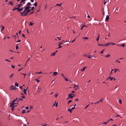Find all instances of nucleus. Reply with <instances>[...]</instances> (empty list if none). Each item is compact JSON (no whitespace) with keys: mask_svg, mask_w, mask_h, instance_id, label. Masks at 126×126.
Segmentation results:
<instances>
[{"mask_svg":"<svg viewBox=\"0 0 126 126\" xmlns=\"http://www.w3.org/2000/svg\"><path fill=\"white\" fill-rule=\"evenodd\" d=\"M30 24L29 25L32 26L33 24V23H32V22L31 21L29 22Z\"/></svg>","mask_w":126,"mask_h":126,"instance_id":"393cba45","label":"nucleus"},{"mask_svg":"<svg viewBox=\"0 0 126 126\" xmlns=\"http://www.w3.org/2000/svg\"><path fill=\"white\" fill-rule=\"evenodd\" d=\"M125 44H122V46H122L123 47H125Z\"/></svg>","mask_w":126,"mask_h":126,"instance_id":"13d9d810","label":"nucleus"},{"mask_svg":"<svg viewBox=\"0 0 126 126\" xmlns=\"http://www.w3.org/2000/svg\"><path fill=\"white\" fill-rule=\"evenodd\" d=\"M61 75H62L63 77V78L65 77L64 76V75L63 74L61 73Z\"/></svg>","mask_w":126,"mask_h":126,"instance_id":"37998d69","label":"nucleus"},{"mask_svg":"<svg viewBox=\"0 0 126 126\" xmlns=\"http://www.w3.org/2000/svg\"><path fill=\"white\" fill-rule=\"evenodd\" d=\"M72 101L71 100H69L68 102V104L69 103L71 102H72Z\"/></svg>","mask_w":126,"mask_h":126,"instance_id":"4c0bfd02","label":"nucleus"},{"mask_svg":"<svg viewBox=\"0 0 126 126\" xmlns=\"http://www.w3.org/2000/svg\"><path fill=\"white\" fill-rule=\"evenodd\" d=\"M98 46H103V47H105L104 45V44H99L98 45Z\"/></svg>","mask_w":126,"mask_h":126,"instance_id":"2eb2a0df","label":"nucleus"},{"mask_svg":"<svg viewBox=\"0 0 126 126\" xmlns=\"http://www.w3.org/2000/svg\"><path fill=\"white\" fill-rule=\"evenodd\" d=\"M99 37H100L99 35H98V37L96 39V40L97 41H98V40H99Z\"/></svg>","mask_w":126,"mask_h":126,"instance_id":"c85d7f7f","label":"nucleus"},{"mask_svg":"<svg viewBox=\"0 0 126 126\" xmlns=\"http://www.w3.org/2000/svg\"><path fill=\"white\" fill-rule=\"evenodd\" d=\"M25 10H26L27 12V13H29L30 12L31 10V9H30V8H31V7L29 6H25L24 7Z\"/></svg>","mask_w":126,"mask_h":126,"instance_id":"f03ea898","label":"nucleus"},{"mask_svg":"<svg viewBox=\"0 0 126 126\" xmlns=\"http://www.w3.org/2000/svg\"><path fill=\"white\" fill-rule=\"evenodd\" d=\"M23 111L22 112V113H24L25 112V110L24 109L23 110Z\"/></svg>","mask_w":126,"mask_h":126,"instance_id":"ea45409f","label":"nucleus"},{"mask_svg":"<svg viewBox=\"0 0 126 126\" xmlns=\"http://www.w3.org/2000/svg\"><path fill=\"white\" fill-rule=\"evenodd\" d=\"M108 122V121H107V122H104L103 123V124H106Z\"/></svg>","mask_w":126,"mask_h":126,"instance_id":"603ef678","label":"nucleus"},{"mask_svg":"<svg viewBox=\"0 0 126 126\" xmlns=\"http://www.w3.org/2000/svg\"><path fill=\"white\" fill-rule=\"evenodd\" d=\"M9 4L10 5H11L12 6H13V3L11 1H10L9 2Z\"/></svg>","mask_w":126,"mask_h":126,"instance_id":"2f4dec72","label":"nucleus"},{"mask_svg":"<svg viewBox=\"0 0 126 126\" xmlns=\"http://www.w3.org/2000/svg\"><path fill=\"white\" fill-rule=\"evenodd\" d=\"M116 62H118L119 63H120V61H119L118 60H117L116 61Z\"/></svg>","mask_w":126,"mask_h":126,"instance_id":"49530a36","label":"nucleus"},{"mask_svg":"<svg viewBox=\"0 0 126 126\" xmlns=\"http://www.w3.org/2000/svg\"><path fill=\"white\" fill-rule=\"evenodd\" d=\"M28 13H27V12L25 10L23 12L20 13L21 16H27L28 15Z\"/></svg>","mask_w":126,"mask_h":126,"instance_id":"7ed1b4c3","label":"nucleus"},{"mask_svg":"<svg viewBox=\"0 0 126 126\" xmlns=\"http://www.w3.org/2000/svg\"><path fill=\"white\" fill-rule=\"evenodd\" d=\"M28 88V87H27V89H24L23 90V92H24V94H27V89Z\"/></svg>","mask_w":126,"mask_h":126,"instance_id":"1a4fd4ad","label":"nucleus"},{"mask_svg":"<svg viewBox=\"0 0 126 126\" xmlns=\"http://www.w3.org/2000/svg\"><path fill=\"white\" fill-rule=\"evenodd\" d=\"M56 101L55 102V103L53 104V107H54V106H55V103H56Z\"/></svg>","mask_w":126,"mask_h":126,"instance_id":"69168bd1","label":"nucleus"},{"mask_svg":"<svg viewBox=\"0 0 126 126\" xmlns=\"http://www.w3.org/2000/svg\"><path fill=\"white\" fill-rule=\"evenodd\" d=\"M104 50V49H103V50H102L100 52V53H103V51Z\"/></svg>","mask_w":126,"mask_h":126,"instance_id":"8fccbe9b","label":"nucleus"},{"mask_svg":"<svg viewBox=\"0 0 126 126\" xmlns=\"http://www.w3.org/2000/svg\"><path fill=\"white\" fill-rule=\"evenodd\" d=\"M79 88V87L78 86L76 85H75L74 87V88L76 90L78 88Z\"/></svg>","mask_w":126,"mask_h":126,"instance_id":"0eeeda50","label":"nucleus"},{"mask_svg":"<svg viewBox=\"0 0 126 126\" xmlns=\"http://www.w3.org/2000/svg\"><path fill=\"white\" fill-rule=\"evenodd\" d=\"M17 5H16V6H15L14 8L13 9V11H14L15 10H18V7H17Z\"/></svg>","mask_w":126,"mask_h":126,"instance_id":"423d86ee","label":"nucleus"},{"mask_svg":"<svg viewBox=\"0 0 126 126\" xmlns=\"http://www.w3.org/2000/svg\"><path fill=\"white\" fill-rule=\"evenodd\" d=\"M89 106V105H88L85 108V109L87 107H88V106Z\"/></svg>","mask_w":126,"mask_h":126,"instance_id":"e2e57ef3","label":"nucleus"},{"mask_svg":"<svg viewBox=\"0 0 126 126\" xmlns=\"http://www.w3.org/2000/svg\"><path fill=\"white\" fill-rule=\"evenodd\" d=\"M5 60L6 61H8L9 62H10V60H8V59H5Z\"/></svg>","mask_w":126,"mask_h":126,"instance_id":"052dcab7","label":"nucleus"},{"mask_svg":"<svg viewBox=\"0 0 126 126\" xmlns=\"http://www.w3.org/2000/svg\"><path fill=\"white\" fill-rule=\"evenodd\" d=\"M31 5V3L30 2H28L27 4V6H30Z\"/></svg>","mask_w":126,"mask_h":126,"instance_id":"dca6fc26","label":"nucleus"},{"mask_svg":"<svg viewBox=\"0 0 126 126\" xmlns=\"http://www.w3.org/2000/svg\"><path fill=\"white\" fill-rule=\"evenodd\" d=\"M15 84L16 86L17 87L18 86V84L17 83V82H15Z\"/></svg>","mask_w":126,"mask_h":126,"instance_id":"cd10ccee","label":"nucleus"},{"mask_svg":"<svg viewBox=\"0 0 126 126\" xmlns=\"http://www.w3.org/2000/svg\"><path fill=\"white\" fill-rule=\"evenodd\" d=\"M18 48V47L17 46L16 47V49H17Z\"/></svg>","mask_w":126,"mask_h":126,"instance_id":"de8ad7c7","label":"nucleus"},{"mask_svg":"<svg viewBox=\"0 0 126 126\" xmlns=\"http://www.w3.org/2000/svg\"><path fill=\"white\" fill-rule=\"evenodd\" d=\"M103 99H104V98H102L101 99H100L98 101L99 103L100 102H102L103 101Z\"/></svg>","mask_w":126,"mask_h":126,"instance_id":"9b49d317","label":"nucleus"},{"mask_svg":"<svg viewBox=\"0 0 126 126\" xmlns=\"http://www.w3.org/2000/svg\"><path fill=\"white\" fill-rule=\"evenodd\" d=\"M2 28L1 29V32L3 30L4 28V26H2Z\"/></svg>","mask_w":126,"mask_h":126,"instance_id":"bb28decb","label":"nucleus"},{"mask_svg":"<svg viewBox=\"0 0 126 126\" xmlns=\"http://www.w3.org/2000/svg\"><path fill=\"white\" fill-rule=\"evenodd\" d=\"M18 8V9L17 11H18V12H20L22 11L23 9V7L21 8L20 9H19L20 8Z\"/></svg>","mask_w":126,"mask_h":126,"instance_id":"39448f33","label":"nucleus"},{"mask_svg":"<svg viewBox=\"0 0 126 126\" xmlns=\"http://www.w3.org/2000/svg\"><path fill=\"white\" fill-rule=\"evenodd\" d=\"M65 79V80L66 81H69V80L68 79H67L66 78H65V77H64V78Z\"/></svg>","mask_w":126,"mask_h":126,"instance_id":"c9c22d12","label":"nucleus"},{"mask_svg":"<svg viewBox=\"0 0 126 126\" xmlns=\"http://www.w3.org/2000/svg\"><path fill=\"white\" fill-rule=\"evenodd\" d=\"M113 78L112 77L111 78L110 77H109L108 78H107V79H110V80H112V79H113Z\"/></svg>","mask_w":126,"mask_h":126,"instance_id":"ddd939ff","label":"nucleus"},{"mask_svg":"<svg viewBox=\"0 0 126 126\" xmlns=\"http://www.w3.org/2000/svg\"><path fill=\"white\" fill-rule=\"evenodd\" d=\"M16 89V87L12 88L10 89V90H15Z\"/></svg>","mask_w":126,"mask_h":126,"instance_id":"a211bd4d","label":"nucleus"},{"mask_svg":"<svg viewBox=\"0 0 126 126\" xmlns=\"http://www.w3.org/2000/svg\"><path fill=\"white\" fill-rule=\"evenodd\" d=\"M33 5H34L35 7H36L37 6V2H36Z\"/></svg>","mask_w":126,"mask_h":126,"instance_id":"b1692460","label":"nucleus"},{"mask_svg":"<svg viewBox=\"0 0 126 126\" xmlns=\"http://www.w3.org/2000/svg\"><path fill=\"white\" fill-rule=\"evenodd\" d=\"M110 55L109 54H107V55L105 56V57L108 58V57H110Z\"/></svg>","mask_w":126,"mask_h":126,"instance_id":"72a5a7b5","label":"nucleus"},{"mask_svg":"<svg viewBox=\"0 0 126 126\" xmlns=\"http://www.w3.org/2000/svg\"><path fill=\"white\" fill-rule=\"evenodd\" d=\"M57 38H58L59 40H60L61 39V37H57Z\"/></svg>","mask_w":126,"mask_h":126,"instance_id":"a19ab883","label":"nucleus"},{"mask_svg":"<svg viewBox=\"0 0 126 126\" xmlns=\"http://www.w3.org/2000/svg\"><path fill=\"white\" fill-rule=\"evenodd\" d=\"M117 46H122V45H120L119 44H117Z\"/></svg>","mask_w":126,"mask_h":126,"instance_id":"338daca9","label":"nucleus"},{"mask_svg":"<svg viewBox=\"0 0 126 126\" xmlns=\"http://www.w3.org/2000/svg\"><path fill=\"white\" fill-rule=\"evenodd\" d=\"M94 57V55H91L89 56H88V58L89 59H90L91 57Z\"/></svg>","mask_w":126,"mask_h":126,"instance_id":"4468645a","label":"nucleus"},{"mask_svg":"<svg viewBox=\"0 0 126 126\" xmlns=\"http://www.w3.org/2000/svg\"><path fill=\"white\" fill-rule=\"evenodd\" d=\"M35 80H36V81L38 82L39 83L40 82L39 80L38 79H35Z\"/></svg>","mask_w":126,"mask_h":126,"instance_id":"7c9ffc66","label":"nucleus"},{"mask_svg":"<svg viewBox=\"0 0 126 126\" xmlns=\"http://www.w3.org/2000/svg\"><path fill=\"white\" fill-rule=\"evenodd\" d=\"M119 103L120 104H122V100L121 99H120L119 100Z\"/></svg>","mask_w":126,"mask_h":126,"instance_id":"4be33fe9","label":"nucleus"},{"mask_svg":"<svg viewBox=\"0 0 126 126\" xmlns=\"http://www.w3.org/2000/svg\"><path fill=\"white\" fill-rule=\"evenodd\" d=\"M99 103V101H98L96 103H94L95 104H96L98 103Z\"/></svg>","mask_w":126,"mask_h":126,"instance_id":"0e129e2a","label":"nucleus"},{"mask_svg":"<svg viewBox=\"0 0 126 126\" xmlns=\"http://www.w3.org/2000/svg\"><path fill=\"white\" fill-rule=\"evenodd\" d=\"M75 107H72V108H71V109L72 110H73L74 109H75Z\"/></svg>","mask_w":126,"mask_h":126,"instance_id":"5fc2aeb1","label":"nucleus"},{"mask_svg":"<svg viewBox=\"0 0 126 126\" xmlns=\"http://www.w3.org/2000/svg\"><path fill=\"white\" fill-rule=\"evenodd\" d=\"M62 4V3H61L60 4H56V6H60Z\"/></svg>","mask_w":126,"mask_h":126,"instance_id":"58836bf2","label":"nucleus"},{"mask_svg":"<svg viewBox=\"0 0 126 126\" xmlns=\"http://www.w3.org/2000/svg\"><path fill=\"white\" fill-rule=\"evenodd\" d=\"M72 94H69L68 95V96L69 98H72L74 96Z\"/></svg>","mask_w":126,"mask_h":126,"instance_id":"20e7f679","label":"nucleus"},{"mask_svg":"<svg viewBox=\"0 0 126 126\" xmlns=\"http://www.w3.org/2000/svg\"><path fill=\"white\" fill-rule=\"evenodd\" d=\"M109 18V16L107 15V16L106 17V19H105V21H108Z\"/></svg>","mask_w":126,"mask_h":126,"instance_id":"6e6552de","label":"nucleus"},{"mask_svg":"<svg viewBox=\"0 0 126 126\" xmlns=\"http://www.w3.org/2000/svg\"><path fill=\"white\" fill-rule=\"evenodd\" d=\"M68 111H69L70 113H71L72 112V110L71 109H69L68 110Z\"/></svg>","mask_w":126,"mask_h":126,"instance_id":"5701e85b","label":"nucleus"},{"mask_svg":"<svg viewBox=\"0 0 126 126\" xmlns=\"http://www.w3.org/2000/svg\"><path fill=\"white\" fill-rule=\"evenodd\" d=\"M21 97L23 98H25V97L24 96H21Z\"/></svg>","mask_w":126,"mask_h":126,"instance_id":"3c124183","label":"nucleus"},{"mask_svg":"<svg viewBox=\"0 0 126 126\" xmlns=\"http://www.w3.org/2000/svg\"><path fill=\"white\" fill-rule=\"evenodd\" d=\"M58 94H56L55 95V97H57L58 96Z\"/></svg>","mask_w":126,"mask_h":126,"instance_id":"864d4df0","label":"nucleus"},{"mask_svg":"<svg viewBox=\"0 0 126 126\" xmlns=\"http://www.w3.org/2000/svg\"><path fill=\"white\" fill-rule=\"evenodd\" d=\"M83 56L85 57H88V55L87 54H84L83 55Z\"/></svg>","mask_w":126,"mask_h":126,"instance_id":"6ab92c4d","label":"nucleus"},{"mask_svg":"<svg viewBox=\"0 0 126 126\" xmlns=\"http://www.w3.org/2000/svg\"><path fill=\"white\" fill-rule=\"evenodd\" d=\"M86 67V66L84 67L81 70V71H84V70H85V69Z\"/></svg>","mask_w":126,"mask_h":126,"instance_id":"f3484780","label":"nucleus"},{"mask_svg":"<svg viewBox=\"0 0 126 126\" xmlns=\"http://www.w3.org/2000/svg\"><path fill=\"white\" fill-rule=\"evenodd\" d=\"M42 73L41 71L39 72H37L36 73H37V74H42Z\"/></svg>","mask_w":126,"mask_h":126,"instance_id":"e433bc0d","label":"nucleus"},{"mask_svg":"<svg viewBox=\"0 0 126 126\" xmlns=\"http://www.w3.org/2000/svg\"><path fill=\"white\" fill-rule=\"evenodd\" d=\"M26 0H22L20 2V3H22L25 1Z\"/></svg>","mask_w":126,"mask_h":126,"instance_id":"473e14b6","label":"nucleus"},{"mask_svg":"<svg viewBox=\"0 0 126 126\" xmlns=\"http://www.w3.org/2000/svg\"><path fill=\"white\" fill-rule=\"evenodd\" d=\"M68 122V121H65L64 122V123L63 124H65L66 123H67Z\"/></svg>","mask_w":126,"mask_h":126,"instance_id":"4d7b16f0","label":"nucleus"},{"mask_svg":"<svg viewBox=\"0 0 126 126\" xmlns=\"http://www.w3.org/2000/svg\"><path fill=\"white\" fill-rule=\"evenodd\" d=\"M25 35L24 34H22V36L23 37H24L25 38Z\"/></svg>","mask_w":126,"mask_h":126,"instance_id":"bf43d9fd","label":"nucleus"},{"mask_svg":"<svg viewBox=\"0 0 126 126\" xmlns=\"http://www.w3.org/2000/svg\"><path fill=\"white\" fill-rule=\"evenodd\" d=\"M109 43H107L105 45H104L105 47H107L109 45Z\"/></svg>","mask_w":126,"mask_h":126,"instance_id":"c756f323","label":"nucleus"},{"mask_svg":"<svg viewBox=\"0 0 126 126\" xmlns=\"http://www.w3.org/2000/svg\"><path fill=\"white\" fill-rule=\"evenodd\" d=\"M23 99H21V98H19L18 100L17 101L18 102L19 101H20V100H21V101H23Z\"/></svg>","mask_w":126,"mask_h":126,"instance_id":"a878e982","label":"nucleus"},{"mask_svg":"<svg viewBox=\"0 0 126 126\" xmlns=\"http://www.w3.org/2000/svg\"><path fill=\"white\" fill-rule=\"evenodd\" d=\"M59 47L58 48H58H60L62 47V46H61L60 45H59Z\"/></svg>","mask_w":126,"mask_h":126,"instance_id":"79ce46f5","label":"nucleus"},{"mask_svg":"<svg viewBox=\"0 0 126 126\" xmlns=\"http://www.w3.org/2000/svg\"><path fill=\"white\" fill-rule=\"evenodd\" d=\"M21 31H19V32L18 33L19 34H20L21 33Z\"/></svg>","mask_w":126,"mask_h":126,"instance_id":"774afa93","label":"nucleus"},{"mask_svg":"<svg viewBox=\"0 0 126 126\" xmlns=\"http://www.w3.org/2000/svg\"><path fill=\"white\" fill-rule=\"evenodd\" d=\"M17 99V98H16L14 100L13 102H12V103L10 104V107H11V108L12 110L13 111L14 110V108L15 107V106H14V105L15 104H16V103H15L14 102L16 101Z\"/></svg>","mask_w":126,"mask_h":126,"instance_id":"f257e3e1","label":"nucleus"},{"mask_svg":"<svg viewBox=\"0 0 126 126\" xmlns=\"http://www.w3.org/2000/svg\"><path fill=\"white\" fill-rule=\"evenodd\" d=\"M63 44V43H62V42H60L59 43V45H61Z\"/></svg>","mask_w":126,"mask_h":126,"instance_id":"a18cd8bd","label":"nucleus"},{"mask_svg":"<svg viewBox=\"0 0 126 126\" xmlns=\"http://www.w3.org/2000/svg\"><path fill=\"white\" fill-rule=\"evenodd\" d=\"M106 3V0H104V4L105 5Z\"/></svg>","mask_w":126,"mask_h":126,"instance_id":"6e6d98bb","label":"nucleus"},{"mask_svg":"<svg viewBox=\"0 0 126 126\" xmlns=\"http://www.w3.org/2000/svg\"><path fill=\"white\" fill-rule=\"evenodd\" d=\"M111 120V121H113V119L111 118L108 121V122L109 121Z\"/></svg>","mask_w":126,"mask_h":126,"instance_id":"680f3d73","label":"nucleus"},{"mask_svg":"<svg viewBox=\"0 0 126 126\" xmlns=\"http://www.w3.org/2000/svg\"><path fill=\"white\" fill-rule=\"evenodd\" d=\"M11 66L13 68H14L15 66H13L12 65H11Z\"/></svg>","mask_w":126,"mask_h":126,"instance_id":"09e8293b","label":"nucleus"},{"mask_svg":"<svg viewBox=\"0 0 126 126\" xmlns=\"http://www.w3.org/2000/svg\"><path fill=\"white\" fill-rule=\"evenodd\" d=\"M56 54V52H54L53 53L51 54V56H54Z\"/></svg>","mask_w":126,"mask_h":126,"instance_id":"412c9836","label":"nucleus"},{"mask_svg":"<svg viewBox=\"0 0 126 126\" xmlns=\"http://www.w3.org/2000/svg\"><path fill=\"white\" fill-rule=\"evenodd\" d=\"M34 6H33L31 7V10H34Z\"/></svg>","mask_w":126,"mask_h":126,"instance_id":"c03bdc74","label":"nucleus"},{"mask_svg":"<svg viewBox=\"0 0 126 126\" xmlns=\"http://www.w3.org/2000/svg\"><path fill=\"white\" fill-rule=\"evenodd\" d=\"M83 38L84 39H88V38L87 37H83Z\"/></svg>","mask_w":126,"mask_h":126,"instance_id":"f704fd0d","label":"nucleus"},{"mask_svg":"<svg viewBox=\"0 0 126 126\" xmlns=\"http://www.w3.org/2000/svg\"><path fill=\"white\" fill-rule=\"evenodd\" d=\"M58 74V73L57 72H55L53 73V75L54 76H56Z\"/></svg>","mask_w":126,"mask_h":126,"instance_id":"9d476101","label":"nucleus"},{"mask_svg":"<svg viewBox=\"0 0 126 126\" xmlns=\"http://www.w3.org/2000/svg\"><path fill=\"white\" fill-rule=\"evenodd\" d=\"M115 70L114 71V72L116 73L117 71H119V72H120V71L119 70V69H114Z\"/></svg>","mask_w":126,"mask_h":126,"instance_id":"f8f14e48","label":"nucleus"},{"mask_svg":"<svg viewBox=\"0 0 126 126\" xmlns=\"http://www.w3.org/2000/svg\"><path fill=\"white\" fill-rule=\"evenodd\" d=\"M22 5V4H19L18 5H17V6L18 7V8H20L21 6Z\"/></svg>","mask_w":126,"mask_h":126,"instance_id":"aec40b11","label":"nucleus"}]
</instances>
